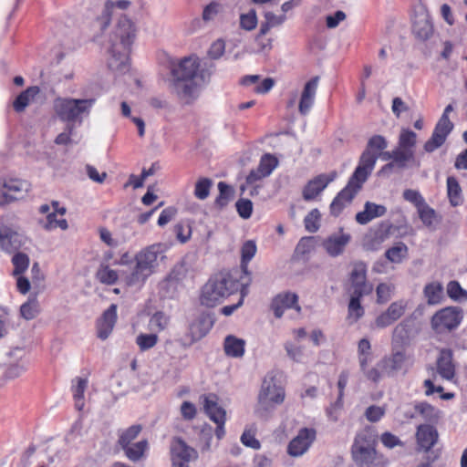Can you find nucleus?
Returning a JSON list of instances; mask_svg holds the SVG:
<instances>
[{"instance_id": "nucleus-5", "label": "nucleus", "mask_w": 467, "mask_h": 467, "mask_svg": "<svg viewBox=\"0 0 467 467\" xmlns=\"http://www.w3.org/2000/svg\"><path fill=\"white\" fill-rule=\"evenodd\" d=\"M95 103V99L57 98L54 100L53 109L58 119L67 124H81L83 116H88Z\"/></svg>"}, {"instance_id": "nucleus-40", "label": "nucleus", "mask_w": 467, "mask_h": 467, "mask_svg": "<svg viewBox=\"0 0 467 467\" xmlns=\"http://www.w3.org/2000/svg\"><path fill=\"white\" fill-rule=\"evenodd\" d=\"M385 255L389 262L399 264L408 255V247L404 243L399 242L388 249Z\"/></svg>"}, {"instance_id": "nucleus-7", "label": "nucleus", "mask_w": 467, "mask_h": 467, "mask_svg": "<svg viewBox=\"0 0 467 467\" xmlns=\"http://www.w3.org/2000/svg\"><path fill=\"white\" fill-rule=\"evenodd\" d=\"M452 110L453 107L451 104L445 108L441 117L434 128L431 138L425 142L423 146V149L426 152H433L441 147L446 141L448 135L453 129V123L449 119V113Z\"/></svg>"}, {"instance_id": "nucleus-26", "label": "nucleus", "mask_w": 467, "mask_h": 467, "mask_svg": "<svg viewBox=\"0 0 467 467\" xmlns=\"http://www.w3.org/2000/svg\"><path fill=\"white\" fill-rule=\"evenodd\" d=\"M117 320V306L112 304L98 322V337L105 340L113 330Z\"/></svg>"}, {"instance_id": "nucleus-15", "label": "nucleus", "mask_w": 467, "mask_h": 467, "mask_svg": "<svg viewBox=\"0 0 467 467\" xmlns=\"http://www.w3.org/2000/svg\"><path fill=\"white\" fill-rule=\"evenodd\" d=\"M412 32L420 40H426L433 34V26L424 6L420 5L414 10Z\"/></svg>"}, {"instance_id": "nucleus-13", "label": "nucleus", "mask_w": 467, "mask_h": 467, "mask_svg": "<svg viewBox=\"0 0 467 467\" xmlns=\"http://www.w3.org/2000/svg\"><path fill=\"white\" fill-rule=\"evenodd\" d=\"M28 190L29 183L26 181L10 179L5 182L0 188V205L24 198Z\"/></svg>"}, {"instance_id": "nucleus-52", "label": "nucleus", "mask_w": 467, "mask_h": 467, "mask_svg": "<svg viewBox=\"0 0 467 467\" xmlns=\"http://www.w3.org/2000/svg\"><path fill=\"white\" fill-rule=\"evenodd\" d=\"M415 410L420 413L423 419L429 421H435L440 417V411L428 403L417 404Z\"/></svg>"}, {"instance_id": "nucleus-59", "label": "nucleus", "mask_w": 467, "mask_h": 467, "mask_svg": "<svg viewBox=\"0 0 467 467\" xmlns=\"http://www.w3.org/2000/svg\"><path fill=\"white\" fill-rule=\"evenodd\" d=\"M136 342L140 350H147L157 344L158 336L156 334H140L137 337Z\"/></svg>"}, {"instance_id": "nucleus-41", "label": "nucleus", "mask_w": 467, "mask_h": 467, "mask_svg": "<svg viewBox=\"0 0 467 467\" xmlns=\"http://www.w3.org/2000/svg\"><path fill=\"white\" fill-rule=\"evenodd\" d=\"M419 217L423 224L429 228H433L434 224L438 223V217L435 211L431 208L426 202L421 204L418 209Z\"/></svg>"}, {"instance_id": "nucleus-9", "label": "nucleus", "mask_w": 467, "mask_h": 467, "mask_svg": "<svg viewBox=\"0 0 467 467\" xmlns=\"http://www.w3.org/2000/svg\"><path fill=\"white\" fill-rule=\"evenodd\" d=\"M200 400L207 416L217 425L216 437L221 440L224 436L225 410L218 405V398L214 394L202 395Z\"/></svg>"}, {"instance_id": "nucleus-35", "label": "nucleus", "mask_w": 467, "mask_h": 467, "mask_svg": "<svg viewBox=\"0 0 467 467\" xmlns=\"http://www.w3.org/2000/svg\"><path fill=\"white\" fill-rule=\"evenodd\" d=\"M362 296H358L350 294V300L348 306L347 321L352 325L358 322L365 314V309L361 306L360 299Z\"/></svg>"}, {"instance_id": "nucleus-31", "label": "nucleus", "mask_w": 467, "mask_h": 467, "mask_svg": "<svg viewBox=\"0 0 467 467\" xmlns=\"http://www.w3.org/2000/svg\"><path fill=\"white\" fill-rule=\"evenodd\" d=\"M36 293H32L27 300L20 306V316L26 320L36 318L41 312L40 303Z\"/></svg>"}, {"instance_id": "nucleus-16", "label": "nucleus", "mask_w": 467, "mask_h": 467, "mask_svg": "<svg viewBox=\"0 0 467 467\" xmlns=\"http://www.w3.org/2000/svg\"><path fill=\"white\" fill-rule=\"evenodd\" d=\"M350 294L364 296L372 292V285L367 283L366 265L356 263L350 274Z\"/></svg>"}, {"instance_id": "nucleus-42", "label": "nucleus", "mask_w": 467, "mask_h": 467, "mask_svg": "<svg viewBox=\"0 0 467 467\" xmlns=\"http://www.w3.org/2000/svg\"><path fill=\"white\" fill-rule=\"evenodd\" d=\"M147 449L148 441L146 440L140 441L134 444H130L126 448H123L126 456L134 462L140 460Z\"/></svg>"}, {"instance_id": "nucleus-8", "label": "nucleus", "mask_w": 467, "mask_h": 467, "mask_svg": "<svg viewBox=\"0 0 467 467\" xmlns=\"http://www.w3.org/2000/svg\"><path fill=\"white\" fill-rule=\"evenodd\" d=\"M462 317V310L460 307H444L434 314L431 318V327L438 333L450 331L460 325Z\"/></svg>"}, {"instance_id": "nucleus-46", "label": "nucleus", "mask_w": 467, "mask_h": 467, "mask_svg": "<svg viewBox=\"0 0 467 467\" xmlns=\"http://www.w3.org/2000/svg\"><path fill=\"white\" fill-rule=\"evenodd\" d=\"M410 338V326L407 321H402L398 324L392 333L393 344H404Z\"/></svg>"}, {"instance_id": "nucleus-54", "label": "nucleus", "mask_w": 467, "mask_h": 467, "mask_svg": "<svg viewBox=\"0 0 467 467\" xmlns=\"http://www.w3.org/2000/svg\"><path fill=\"white\" fill-rule=\"evenodd\" d=\"M213 182L208 178H202L197 181L194 189V195L200 200H205L210 193Z\"/></svg>"}, {"instance_id": "nucleus-50", "label": "nucleus", "mask_w": 467, "mask_h": 467, "mask_svg": "<svg viewBox=\"0 0 467 467\" xmlns=\"http://www.w3.org/2000/svg\"><path fill=\"white\" fill-rule=\"evenodd\" d=\"M32 275V282L34 285V289L36 290L34 293L39 294L43 292L46 288L45 285V275L41 271L38 263H34L31 268Z\"/></svg>"}, {"instance_id": "nucleus-45", "label": "nucleus", "mask_w": 467, "mask_h": 467, "mask_svg": "<svg viewBox=\"0 0 467 467\" xmlns=\"http://www.w3.org/2000/svg\"><path fill=\"white\" fill-rule=\"evenodd\" d=\"M251 281H252L251 277H248V280H246V281L244 280V277H240L239 282L242 286V289H241L242 296L239 299L238 303L231 305V306H226L222 308L221 312L224 316H226V317L231 316L237 308H239L243 305L244 297L248 293V286L250 285Z\"/></svg>"}, {"instance_id": "nucleus-22", "label": "nucleus", "mask_w": 467, "mask_h": 467, "mask_svg": "<svg viewBox=\"0 0 467 467\" xmlns=\"http://www.w3.org/2000/svg\"><path fill=\"white\" fill-rule=\"evenodd\" d=\"M351 240L349 234L340 231L338 234H331L323 242L326 252L333 257L340 255Z\"/></svg>"}, {"instance_id": "nucleus-27", "label": "nucleus", "mask_w": 467, "mask_h": 467, "mask_svg": "<svg viewBox=\"0 0 467 467\" xmlns=\"http://www.w3.org/2000/svg\"><path fill=\"white\" fill-rule=\"evenodd\" d=\"M358 191L359 189L348 182V185L333 200L330 205L331 213L335 216L338 215L344 207L351 202Z\"/></svg>"}, {"instance_id": "nucleus-2", "label": "nucleus", "mask_w": 467, "mask_h": 467, "mask_svg": "<svg viewBox=\"0 0 467 467\" xmlns=\"http://www.w3.org/2000/svg\"><path fill=\"white\" fill-rule=\"evenodd\" d=\"M215 71V64L201 61L197 57L182 59L171 69L169 88L172 94L183 104L192 103L199 94V88L210 82Z\"/></svg>"}, {"instance_id": "nucleus-21", "label": "nucleus", "mask_w": 467, "mask_h": 467, "mask_svg": "<svg viewBox=\"0 0 467 467\" xmlns=\"http://www.w3.org/2000/svg\"><path fill=\"white\" fill-rule=\"evenodd\" d=\"M298 296L294 293H284L277 295L271 305L275 317H282L285 309L295 308L297 312L301 311L300 306L297 304Z\"/></svg>"}, {"instance_id": "nucleus-55", "label": "nucleus", "mask_w": 467, "mask_h": 467, "mask_svg": "<svg viewBox=\"0 0 467 467\" xmlns=\"http://www.w3.org/2000/svg\"><path fill=\"white\" fill-rule=\"evenodd\" d=\"M320 213L317 209H313L305 218V227L309 233H316L319 229Z\"/></svg>"}, {"instance_id": "nucleus-23", "label": "nucleus", "mask_w": 467, "mask_h": 467, "mask_svg": "<svg viewBox=\"0 0 467 467\" xmlns=\"http://www.w3.org/2000/svg\"><path fill=\"white\" fill-rule=\"evenodd\" d=\"M437 372L446 380H452L455 377V364L451 349L442 348L436 361Z\"/></svg>"}, {"instance_id": "nucleus-33", "label": "nucleus", "mask_w": 467, "mask_h": 467, "mask_svg": "<svg viewBox=\"0 0 467 467\" xmlns=\"http://www.w3.org/2000/svg\"><path fill=\"white\" fill-rule=\"evenodd\" d=\"M245 341L229 335L224 338L223 348L228 357L242 358L244 354Z\"/></svg>"}, {"instance_id": "nucleus-60", "label": "nucleus", "mask_w": 467, "mask_h": 467, "mask_svg": "<svg viewBox=\"0 0 467 467\" xmlns=\"http://www.w3.org/2000/svg\"><path fill=\"white\" fill-rule=\"evenodd\" d=\"M387 146V140L383 136L374 135L368 140L367 149L365 150H369L370 152L378 154L379 151L386 149Z\"/></svg>"}, {"instance_id": "nucleus-47", "label": "nucleus", "mask_w": 467, "mask_h": 467, "mask_svg": "<svg viewBox=\"0 0 467 467\" xmlns=\"http://www.w3.org/2000/svg\"><path fill=\"white\" fill-rule=\"evenodd\" d=\"M141 425H132L130 428L122 431L119 433V444L121 448H126L128 445L131 443L133 440H135L140 432L141 431Z\"/></svg>"}, {"instance_id": "nucleus-56", "label": "nucleus", "mask_w": 467, "mask_h": 467, "mask_svg": "<svg viewBox=\"0 0 467 467\" xmlns=\"http://www.w3.org/2000/svg\"><path fill=\"white\" fill-rule=\"evenodd\" d=\"M448 296L458 301H467V291L462 288L460 284L456 281H451L447 285Z\"/></svg>"}, {"instance_id": "nucleus-32", "label": "nucleus", "mask_w": 467, "mask_h": 467, "mask_svg": "<svg viewBox=\"0 0 467 467\" xmlns=\"http://www.w3.org/2000/svg\"><path fill=\"white\" fill-rule=\"evenodd\" d=\"M264 17L265 21L261 23L259 33L256 36L257 40L260 36L266 35L271 28L280 26L286 20L285 14L275 15L271 11L265 12Z\"/></svg>"}, {"instance_id": "nucleus-43", "label": "nucleus", "mask_w": 467, "mask_h": 467, "mask_svg": "<svg viewBox=\"0 0 467 467\" xmlns=\"http://www.w3.org/2000/svg\"><path fill=\"white\" fill-rule=\"evenodd\" d=\"M395 292V285L392 283H380L376 288L378 304H385L389 302Z\"/></svg>"}, {"instance_id": "nucleus-29", "label": "nucleus", "mask_w": 467, "mask_h": 467, "mask_svg": "<svg viewBox=\"0 0 467 467\" xmlns=\"http://www.w3.org/2000/svg\"><path fill=\"white\" fill-rule=\"evenodd\" d=\"M418 445L424 451L430 450L437 441L438 433L431 425H420L416 433Z\"/></svg>"}, {"instance_id": "nucleus-64", "label": "nucleus", "mask_w": 467, "mask_h": 467, "mask_svg": "<svg viewBox=\"0 0 467 467\" xmlns=\"http://www.w3.org/2000/svg\"><path fill=\"white\" fill-rule=\"evenodd\" d=\"M75 133V126L73 124H67L65 130L59 133L56 139L55 143L57 145H67L71 143V136Z\"/></svg>"}, {"instance_id": "nucleus-53", "label": "nucleus", "mask_w": 467, "mask_h": 467, "mask_svg": "<svg viewBox=\"0 0 467 467\" xmlns=\"http://www.w3.org/2000/svg\"><path fill=\"white\" fill-rule=\"evenodd\" d=\"M257 23V15L254 9H251L246 14H241L240 16V27L245 31L254 30L256 27Z\"/></svg>"}, {"instance_id": "nucleus-63", "label": "nucleus", "mask_w": 467, "mask_h": 467, "mask_svg": "<svg viewBox=\"0 0 467 467\" xmlns=\"http://www.w3.org/2000/svg\"><path fill=\"white\" fill-rule=\"evenodd\" d=\"M236 209L242 218L248 219L252 215L253 203L248 199H240L236 202Z\"/></svg>"}, {"instance_id": "nucleus-4", "label": "nucleus", "mask_w": 467, "mask_h": 467, "mask_svg": "<svg viewBox=\"0 0 467 467\" xmlns=\"http://www.w3.org/2000/svg\"><path fill=\"white\" fill-rule=\"evenodd\" d=\"M236 289V280L230 274L220 273L204 285L200 302L206 307H214Z\"/></svg>"}, {"instance_id": "nucleus-57", "label": "nucleus", "mask_w": 467, "mask_h": 467, "mask_svg": "<svg viewBox=\"0 0 467 467\" xmlns=\"http://www.w3.org/2000/svg\"><path fill=\"white\" fill-rule=\"evenodd\" d=\"M219 196L216 198L215 202L217 205L225 206L233 195L232 188L223 182L218 183Z\"/></svg>"}, {"instance_id": "nucleus-19", "label": "nucleus", "mask_w": 467, "mask_h": 467, "mask_svg": "<svg viewBox=\"0 0 467 467\" xmlns=\"http://www.w3.org/2000/svg\"><path fill=\"white\" fill-rule=\"evenodd\" d=\"M416 143L417 134L409 129H402L399 136L397 146L398 158L400 160H405L407 163L414 161V148Z\"/></svg>"}, {"instance_id": "nucleus-38", "label": "nucleus", "mask_w": 467, "mask_h": 467, "mask_svg": "<svg viewBox=\"0 0 467 467\" xmlns=\"http://www.w3.org/2000/svg\"><path fill=\"white\" fill-rule=\"evenodd\" d=\"M39 92L37 87H30L20 93L15 99L13 106L16 111L22 112L25 110L30 100Z\"/></svg>"}, {"instance_id": "nucleus-24", "label": "nucleus", "mask_w": 467, "mask_h": 467, "mask_svg": "<svg viewBox=\"0 0 467 467\" xmlns=\"http://www.w3.org/2000/svg\"><path fill=\"white\" fill-rule=\"evenodd\" d=\"M213 327V321L209 317H200L193 321L189 327V333L186 335L188 345L202 339L210 331Z\"/></svg>"}, {"instance_id": "nucleus-11", "label": "nucleus", "mask_w": 467, "mask_h": 467, "mask_svg": "<svg viewBox=\"0 0 467 467\" xmlns=\"http://www.w3.org/2000/svg\"><path fill=\"white\" fill-rule=\"evenodd\" d=\"M171 455L172 467H189V462L198 458L197 451L180 438L172 440Z\"/></svg>"}, {"instance_id": "nucleus-51", "label": "nucleus", "mask_w": 467, "mask_h": 467, "mask_svg": "<svg viewBox=\"0 0 467 467\" xmlns=\"http://www.w3.org/2000/svg\"><path fill=\"white\" fill-rule=\"evenodd\" d=\"M277 160L271 154H265L257 167V170L261 172V176H269L273 170L277 166Z\"/></svg>"}, {"instance_id": "nucleus-49", "label": "nucleus", "mask_w": 467, "mask_h": 467, "mask_svg": "<svg viewBox=\"0 0 467 467\" xmlns=\"http://www.w3.org/2000/svg\"><path fill=\"white\" fill-rule=\"evenodd\" d=\"M170 322V317L163 312H156L150 319L149 327L153 332L164 330Z\"/></svg>"}, {"instance_id": "nucleus-12", "label": "nucleus", "mask_w": 467, "mask_h": 467, "mask_svg": "<svg viewBox=\"0 0 467 467\" xmlns=\"http://www.w3.org/2000/svg\"><path fill=\"white\" fill-rule=\"evenodd\" d=\"M377 159L378 154H376L375 152L364 150L360 157L358 166L356 168L348 182L360 190L362 184L366 182L368 175L374 169Z\"/></svg>"}, {"instance_id": "nucleus-62", "label": "nucleus", "mask_w": 467, "mask_h": 467, "mask_svg": "<svg viewBox=\"0 0 467 467\" xmlns=\"http://www.w3.org/2000/svg\"><path fill=\"white\" fill-rule=\"evenodd\" d=\"M174 232L177 239L182 243H186L192 234L191 226L188 223H179L174 226Z\"/></svg>"}, {"instance_id": "nucleus-58", "label": "nucleus", "mask_w": 467, "mask_h": 467, "mask_svg": "<svg viewBox=\"0 0 467 467\" xmlns=\"http://www.w3.org/2000/svg\"><path fill=\"white\" fill-rule=\"evenodd\" d=\"M385 406L371 405L366 409L364 415L368 421L377 422L385 415Z\"/></svg>"}, {"instance_id": "nucleus-6", "label": "nucleus", "mask_w": 467, "mask_h": 467, "mask_svg": "<svg viewBox=\"0 0 467 467\" xmlns=\"http://www.w3.org/2000/svg\"><path fill=\"white\" fill-rule=\"evenodd\" d=\"M285 389L277 384L275 376L268 374L263 380L255 414L260 418H266L275 408L285 400Z\"/></svg>"}, {"instance_id": "nucleus-36", "label": "nucleus", "mask_w": 467, "mask_h": 467, "mask_svg": "<svg viewBox=\"0 0 467 467\" xmlns=\"http://www.w3.org/2000/svg\"><path fill=\"white\" fill-rule=\"evenodd\" d=\"M447 195L450 201V203L456 207L462 202V188L454 177L447 178Z\"/></svg>"}, {"instance_id": "nucleus-37", "label": "nucleus", "mask_w": 467, "mask_h": 467, "mask_svg": "<svg viewBox=\"0 0 467 467\" xmlns=\"http://www.w3.org/2000/svg\"><path fill=\"white\" fill-rule=\"evenodd\" d=\"M256 253V245L253 241H247L244 244L242 247V270L244 280H248L250 276V273L248 272V262L254 256Z\"/></svg>"}, {"instance_id": "nucleus-25", "label": "nucleus", "mask_w": 467, "mask_h": 467, "mask_svg": "<svg viewBox=\"0 0 467 467\" xmlns=\"http://www.w3.org/2000/svg\"><path fill=\"white\" fill-rule=\"evenodd\" d=\"M319 77H314L305 84L301 93L298 110L302 115H306L314 104Z\"/></svg>"}, {"instance_id": "nucleus-18", "label": "nucleus", "mask_w": 467, "mask_h": 467, "mask_svg": "<svg viewBox=\"0 0 467 467\" xmlns=\"http://www.w3.org/2000/svg\"><path fill=\"white\" fill-rule=\"evenodd\" d=\"M407 307L408 301L405 299L392 302L389 307L375 319V326L378 328H384L390 326L405 314Z\"/></svg>"}, {"instance_id": "nucleus-1", "label": "nucleus", "mask_w": 467, "mask_h": 467, "mask_svg": "<svg viewBox=\"0 0 467 467\" xmlns=\"http://www.w3.org/2000/svg\"><path fill=\"white\" fill-rule=\"evenodd\" d=\"M131 5L129 0H107L95 19V26L102 35L108 33V67L112 71H124L128 67L129 53L136 38V26L126 15H118Z\"/></svg>"}, {"instance_id": "nucleus-14", "label": "nucleus", "mask_w": 467, "mask_h": 467, "mask_svg": "<svg viewBox=\"0 0 467 467\" xmlns=\"http://www.w3.org/2000/svg\"><path fill=\"white\" fill-rule=\"evenodd\" d=\"M316 435L317 432L314 429H301L297 435L288 443L287 453L292 457L304 455L316 440Z\"/></svg>"}, {"instance_id": "nucleus-48", "label": "nucleus", "mask_w": 467, "mask_h": 467, "mask_svg": "<svg viewBox=\"0 0 467 467\" xmlns=\"http://www.w3.org/2000/svg\"><path fill=\"white\" fill-rule=\"evenodd\" d=\"M88 387V380L86 379L78 378L77 385L74 387V400L75 407L78 410H81L85 405L84 393Z\"/></svg>"}, {"instance_id": "nucleus-39", "label": "nucleus", "mask_w": 467, "mask_h": 467, "mask_svg": "<svg viewBox=\"0 0 467 467\" xmlns=\"http://www.w3.org/2000/svg\"><path fill=\"white\" fill-rule=\"evenodd\" d=\"M424 296L429 305H436L442 299V285L438 282H432L425 285Z\"/></svg>"}, {"instance_id": "nucleus-34", "label": "nucleus", "mask_w": 467, "mask_h": 467, "mask_svg": "<svg viewBox=\"0 0 467 467\" xmlns=\"http://www.w3.org/2000/svg\"><path fill=\"white\" fill-rule=\"evenodd\" d=\"M39 225L46 231H52L55 229L67 230L68 223L67 220L59 216V213L51 212L45 219L38 221Z\"/></svg>"}, {"instance_id": "nucleus-17", "label": "nucleus", "mask_w": 467, "mask_h": 467, "mask_svg": "<svg viewBox=\"0 0 467 467\" xmlns=\"http://www.w3.org/2000/svg\"><path fill=\"white\" fill-rule=\"evenodd\" d=\"M29 263L28 255L24 253H16L12 257L14 265L12 275L16 276V288L23 295L28 293L31 287L28 278L22 275L27 270Z\"/></svg>"}, {"instance_id": "nucleus-61", "label": "nucleus", "mask_w": 467, "mask_h": 467, "mask_svg": "<svg viewBox=\"0 0 467 467\" xmlns=\"http://www.w3.org/2000/svg\"><path fill=\"white\" fill-rule=\"evenodd\" d=\"M225 52V42L223 39H217L214 42L212 43L209 50H208V56L212 59H219L223 56Z\"/></svg>"}, {"instance_id": "nucleus-3", "label": "nucleus", "mask_w": 467, "mask_h": 467, "mask_svg": "<svg viewBox=\"0 0 467 467\" xmlns=\"http://www.w3.org/2000/svg\"><path fill=\"white\" fill-rule=\"evenodd\" d=\"M166 252L167 246L161 243L153 244L138 252L134 257L133 270L124 276L125 283L130 286L144 284L148 277L165 263Z\"/></svg>"}, {"instance_id": "nucleus-44", "label": "nucleus", "mask_w": 467, "mask_h": 467, "mask_svg": "<svg viewBox=\"0 0 467 467\" xmlns=\"http://www.w3.org/2000/svg\"><path fill=\"white\" fill-rule=\"evenodd\" d=\"M100 283L106 285H114L119 278L117 271L111 269L109 265H101L96 274Z\"/></svg>"}, {"instance_id": "nucleus-30", "label": "nucleus", "mask_w": 467, "mask_h": 467, "mask_svg": "<svg viewBox=\"0 0 467 467\" xmlns=\"http://www.w3.org/2000/svg\"><path fill=\"white\" fill-rule=\"evenodd\" d=\"M386 212L387 209L385 206L367 202L364 211L357 213L356 220L360 224H366L377 217L383 216Z\"/></svg>"}, {"instance_id": "nucleus-28", "label": "nucleus", "mask_w": 467, "mask_h": 467, "mask_svg": "<svg viewBox=\"0 0 467 467\" xmlns=\"http://www.w3.org/2000/svg\"><path fill=\"white\" fill-rule=\"evenodd\" d=\"M375 450L370 446H364L360 444V436L356 438L353 445V454L356 462L361 467H368L375 458Z\"/></svg>"}, {"instance_id": "nucleus-10", "label": "nucleus", "mask_w": 467, "mask_h": 467, "mask_svg": "<svg viewBox=\"0 0 467 467\" xmlns=\"http://www.w3.org/2000/svg\"><path fill=\"white\" fill-rule=\"evenodd\" d=\"M412 365V358L402 349L394 350L380 360L382 371L389 377L395 376L400 370L406 372Z\"/></svg>"}, {"instance_id": "nucleus-20", "label": "nucleus", "mask_w": 467, "mask_h": 467, "mask_svg": "<svg viewBox=\"0 0 467 467\" xmlns=\"http://www.w3.org/2000/svg\"><path fill=\"white\" fill-rule=\"evenodd\" d=\"M337 177V172L320 174L309 181L303 190V198L306 201L315 199Z\"/></svg>"}]
</instances>
